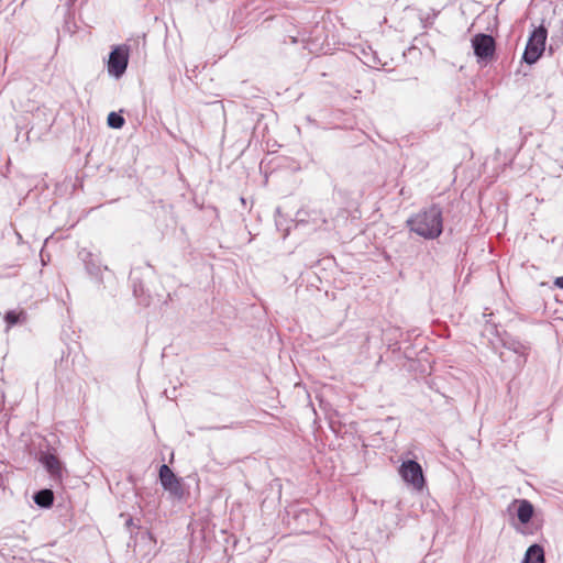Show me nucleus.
Here are the masks:
<instances>
[{
    "instance_id": "nucleus-11",
    "label": "nucleus",
    "mask_w": 563,
    "mask_h": 563,
    "mask_svg": "<svg viewBox=\"0 0 563 563\" xmlns=\"http://www.w3.org/2000/svg\"><path fill=\"white\" fill-rule=\"evenodd\" d=\"M108 124L113 129H120L124 124V119L115 112H111L108 115Z\"/></svg>"
},
{
    "instance_id": "nucleus-8",
    "label": "nucleus",
    "mask_w": 563,
    "mask_h": 563,
    "mask_svg": "<svg viewBox=\"0 0 563 563\" xmlns=\"http://www.w3.org/2000/svg\"><path fill=\"white\" fill-rule=\"evenodd\" d=\"M522 563H544V552L542 547L539 544L529 547Z\"/></svg>"
},
{
    "instance_id": "nucleus-10",
    "label": "nucleus",
    "mask_w": 563,
    "mask_h": 563,
    "mask_svg": "<svg viewBox=\"0 0 563 563\" xmlns=\"http://www.w3.org/2000/svg\"><path fill=\"white\" fill-rule=\"evenodd\" d=\"M42 462L51 474H56L59 471V462L54 455H44Z\"/></svg>"
},
{
    "instance_id": "nucleus-9",
    "label": "nucleus",
    "mask_w": 563,
    "mask_h": 563,
    "mask_svg": "<svg viewBox=\"0 0 563 563\" xmlns=\"http://www.w3.org/2000/svg\"><path fill=\"white\" fill-rule=\"evenodd\" d=\"M34 501L37 506L48 508L54 501V495L51 489H42L34 495Z\"/></svg>"
},
{
    "instance_id": "nucleus-6",
    "label": "nucleus",
    "mask_w": 563,
    "mask_h": 563,
    "mask_svg": "<svg viewBox=\"0 0 563 563\" xmlns=\"http://www.w3.org/2000/svg\"><path fill=\"white\" fill-rule=\"evenodd\" d=\"M159 479L164 489L167 490L172 496L177 498L183 497V487L180 479L173 473V471L166 464H163L159 467Z\"/></svg>"
},
{
    "instance_id": "nucleus-12",
    "label": "nucleus",
    "mask_w": 563,
    "mask_h": 563,
    "mask_svg": "<svg viewBox=\"0 0 563 563\" xmlns=\"http://www.w3.org/2000/svg\"><path fill=\"white\" fill-rule=\"evenodd\" d=\"M23 316V312H16V311H8L4 316V320L8 323V328H11L12 325L16 324L20 321V318Z\"/></svg>"
},
{
    "instance_id": "nucleus-1",
    "label": "nucleus",
    "mask_w": 563,
    "mask_h": 563,
    "mask_svg": "<svg viewBox=\"0 0 563 563\" xmlns=\"http://www.w3.org/2000/svg\"><path fill=\"white\" fill-rule=\"evenodd\" d=\"M410 230L426 239L438 238L442 232L441 209L432 206L407 221Z\"/></svg>"
},
{
    "instance_id": "nucleus-2",
    "label": "nucleus",
    "mask_w": 563,
    "mask_h": 563,
    "mask_svg": "<svg viewBox=\"0 0 563 563\" xmlns=\"http://www.w3.org/2000/svg\"><path fill=\"white\" fill-rule=\"evenodd\" d=\"M548 32L544 26H539L534 29L531 33L525 53L523 59L528 64H534L544 52L545 41H547Z\"/></svg>"
},
{
    "instance_id": "nucleus-13",
    "label": "nucleus",
    "mask_w": 563,
    "mask_h": 563,
    "mask_svg": "<svg viewBox=\"0 0 563 563\" xmlns=\"http://www.w3.org/2000/svg\"><path fill=\"white\" fill-rule=\"evenodd\" d=\"M554 284L563 289V277H558L554 282Z\"/></svg>"
},
{
    "instance_id": "nucleus-3",
    "label": "nucleus",
    "mask_w": 563,
    "mask_h": 563,
    "mask_svg": "<svg viewBox=\"0 0 563 563\" xmlns=\"http://www.w3.org/2000/svg\"><path fill=\"white\" fill-rule=\"evenodd\" d=\"M399 475L408 485L415 490L421 492L426 486L422 467L416 461L408 460L401 463L399 467Z\"/></svg>"
},
{
    "instance_id": "nucleus-14",
    "label": "nucleus",
    "mask_w": 563,
    "mask_h": 563,
    "mask_svg": "<svg viewBox=\"0 0 563 563\" xmlns=\"http://www.w3.org/2000/svg\"><path fill=\"white\" fill-rule=\"evenodd\" d=\"M560 37L563 43V20L561 21V25H560Z\"/></svg>"
},
{
    "instance_id": "nucleus-4",
    "label": "nucleus",
    "mask_w": 563,
    "mask_h": 563,
    "mask_svg": "<svg viewBox=\"0 0 563 563\" xmlns=\"http://www.w3.org/2000/svg\"><path fill=\"white\" fill-rule=\"evenodd\" d=\"M129 63V47L126 45H118L113 47L107 63V70L111 77L120 78L126 70Z\"/></svg>"
},
{
    "instance_id": "nucleus-7",
    "label": "nucleus",
    "mask_w": 563,
    "mask_h": 563,
    "mask_svg": "<svg viewBox=\"0 0 563 563\" xmlns=\"http://www.w3.org/2000/svg\"><path fill=\"white\" fill-rule=\"evenodd\" d=\"M509 511L511 510H515L516 512V516L518 518V520L522 523V525H526L528 523L532 516H533V507L532 505L526 500V499H519V500H515L510 506H509Z\"/></svg>"
},
{
    "instance_id": "nucleus-5",
    "label": "nucleus",
    "mask_w": 563,
    "mask_h": 563,
    "mask_svg": "<svg viewBox=\"0 0 563 563\" xmlns=\"http://www.w3.org/2000/svg\"><path fill=\"white\" fill-rule=\"evenodd\" d=\"M472 46L479 60L487 62L495 53V41L487 34H476L472 38Z\"/></svg>"
}]
</instances>
